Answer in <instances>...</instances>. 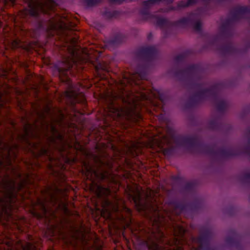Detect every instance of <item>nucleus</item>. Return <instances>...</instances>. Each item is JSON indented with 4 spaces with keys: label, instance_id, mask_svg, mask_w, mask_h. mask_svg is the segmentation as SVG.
I'll list each match as a JSON object with an SVG mask.
<instances>
[{
    "label": "nucleus",
    "instance_id": "obj_1",
    "mask_svg": "<svg viewBox=\"0 0 250 250\" xmlns=\"http://www.w3.org/2000/svg\"><path fill=\"white\" fill-rule=\"evenodd\" d=\"M158 193L150 188L145 191L140 187L129 189L128 197L133 201L140 211H144L151 221L152 228L147 230H141L138 237L146 242L150 250H183L182 240L185 229L172 223L167 225L168 220H171L172 214H179L183 209L181 205L171 206L169 211L161 210L158 204Z\"/></svg>",
    "mask_w": 250,
    "mask_h": 250
},
{
    "label": "nucleus",
    "instance_id": "obj_2",
    "mask_svg": "<svg viewBox=\"0 0 250 250\" xmlns=\"http://www.w3.org/2000/svg\"><path fill=\"white\" fill-rule=\"evenodd\" d=\"M21 177L17 165H0V221L5 216L8 220L12 217L11 208L17 191L15 179ZM0 243L5 244L8 250H38L32 242L19 241L14 244L12 240L5 238Z\"/></svg>",
    "mask_w": 250,
    "mask_h": 250
},
{
    "label": "nucleus",
    "instance_id": "obj_3",
    "mask_svg": "<svg viewBox=\"0 0 250 250\" xmlns=\"http://www.w3.org/2000/svg\"><path fill=\"white\" fill-rule=\"evenodd\" d=\"M144 78V76L137 73L131 75L130 78L124 77L121 81L119 86L121 90L117 95L113 96L111 103L108 105L109 116L114 119L125 117L135 122H138L142 119L140 112L141 106L140 101L147 100L148 96L145 92L134 89L136 91L135 93L125 90V87L127 83L132 84L133 83L138 85L139 83L137 80Z\"/></svg>",
    "mask_w": 250,
    "mask_h": 250
},
{
    "label": "nucleus",
    "instance_id": "obj_4",
    "mask_svg": "<svg viewBox=\"0 0 250 250\" xmlns=\"http://www.w3.org/2000/svg\"><path fill=\"white\" fill-rule=\"evenodd\" d=\"M77 20L72 18L69 14L62 17L56 15L48 21L45 28L49 32L50 36L55 33L60 34L66 43L67 56L66 62L70 60L83 61L91 59L99 53L93 50L87 48H78L76 47L77 38L72 37L71 31L77 23Z\"/></svg>",
    "mask_w": 250,
    "mask_h": 250
},
{
    "label": "nucleus",
    "instance_id": "obj_5",
    "mask_svg": "<svg viewBox=\"0 0 250 250\" xmlns=\"http://www.w3.org/2000/svg\"><path fill=\"white\" fill-rule=\"evenodd\" d=\"M39 123L33 125L40 135L42 134L46 141V145L50 150L52 147L60 150L65 144V141L62 133L59 131L58 126L62 125L64 118L61 111H59L57 117L50 116L47 118L45 113H38Z\"/></svg>",
    "mask_w": 250,
    "mask_h": 250
},
{
    "label": "nucleus",
    "instance_id": "obj_6",
    "mask_svg": "<svg viewBox=\"0 0 250 250\" xmlns=\"http://www.w3.org/2000/svg\"><path fill=\"white\" fill-rule=\"evenodd\" d=\"M11 135L13 138L17 137L19 139L29 143V145H31L29 141V138H39V140H40V138L41 137L40 135L34 126L29 123H26L24 125L22 133L19 134L16 133L14 134L12 133ZM33 146L34 150L36 151L34 153H37L35 154V156L37 157L42 155L44 156L45 160H47V166L50 173L55 175L57 174V169H56L55 167H62L61 165L60 164V161L58 159L55 158L51 155L50 150L47 146L46 145L43 146L41 140H39L38 143H34Z\"/></svg>",
    "mask_w": 250,
    "mask_h": 250
},
{
    "label": "nucleus",
    "instance_id": "obj_7",
    "mask_svg": "<svg viewBox=\"0 0 250 250\" xmlns=\"http://www.w3.org/2000/svg\"><path fill=\"white\" fill-rule=\"evenodd\" d=\"M103 207L101 213L103 216L110 217L112 212L116 213L119 219L124 222L127 227L130 226L131 211L124 205L120 206L117 203H112L108 200H104Z\"/></svg>",
    "mask_w": 250,
    "mask_h": 250
},
{
    "label": "nucleus",
    "instance_id": "obj_8",
    "mask_svg": "<svg viewBox=\"0 0 250 250\" xmlns=\"http://www.w3.org/2000/svg\"><path fill=\"white\" fill-rule=\"evenodd\" d=\"M55 5L54 0H29L28 9L25 11V14L36 16L39 12L45 13L51 10Z\"/></svg>",
    "mask_w": 250,
    "mask_h": 250
},
{
    "label": "nucleus",
    "instance_id": "obj_9",
    "mask_svg": "<svg viewBox=\"0 0 250 250\" xmlns=\"http://www.w3.org/2000/svg\"><path fill=\"white\" fill-rule=\"evenodd\" d=\"M98 167L96 170L88 165H84L85 175L87 179H92L97 178L101 179H105L108 177V172L106 169H109L111 166L110 164L106 163L102 160L98 159L97 163Z\"/></svg>",
    "mask_w": 250,
    "mask_h": 250
},
{
    "label": "nucleus",
    "instance_id": "obj_10",
    "mask_svg": "<svg viewBox=\"0 0 250 250\" xmlns=\"http://www.w3.org/2000/svg\"><path fill=\"white\" fill-rule=\"evenodd\" d=\"M39 46L38 43L36 42L32 43L23 42L19 40H14L11 43L12 48L21 47L28 52L30 51L32 49L36 50Z\"/></svg>",
    "mask_w": 250,
    "mask_h": 250
},
{
    "label": "nucleus",
    "instance_id": "obj_11",
    "mask_svg": "<svg viewBox=\"0 0 250 250\" xmlns=\"http://www.w3.org/2000/svg\"><path fill=\"white\" fill-rule=\"evenodd\" d=\"M140 144L138 142H130L127 145V152L132 157L138 155Z\"/></svg>",
    "mask_w": 250,
    "mask_h": 250
},
{
    "label": "nucleus",
    "instance_id": "obj_12",
    "mask_svg": "<svg viewBox=\"0 0 250 250\" xmlns=\"http://www.w3.org/2000/svg\"><path fill=\"white\" fill-rule=\"evenodd\" d=\"M96 193L99 198L103 196H106L110 193V190L108 188H104L100 186H97Z\"/></svg>",
    "mask_w": 250,
    "mask_h": 250
},
{
    "label": "nucleus",
    "instance_id": "obj_13",
    "mask_svg": "<svg viewBox=\"0 0 250 250\" xmlns=\"http://www.w3.org/2000/svg\"><path fill=\"white\" fill-rule=\"evenodd\" d=\"M187 56V54L186 53H182L176 55L174 57V60L176 62H181L184 60L185 58Z\"/></svg>",
    "mask_w": 250,
    "mask_h": 250
},
{
    "label": "nucleus",
    "instance_id": "obj_14",
    "mask_svg": "<svg viewBox=\"0 0 250 250\" xmlns=\"http://www.w3.org/2000/svg\"><path fill=\"white\" fill-rule=\"evenodd\" d=\"M66 96H67L70 98L73 99L75 100V101H77V94L75 92H74V91H67L66 92Z\"/></svg>",
    "mask_w": 250,
    "mask_h": 250
},
{
    "label": "nucleus",
    "instance_id": "obj_15",
    "mask_svg": "<svg viewBox=\"0 0 250 250\" xmlns=\"http://www.w3.org/2000/svg\"><path fill=\"white\" fill-rule=\"evenodd\" d=\"M40 207L41 208L42 212L43 214V215L45 216L46 213L47 211V209L46 208L45 205H44V204L43 203L40 201Z\"/></svg>",
    "mask_w": 250,
    "mask_h": 250
},
{
    "label": "nucleus",
    "instance_id": "obj_16",
    "mask_svg": "<svg viewBox=\"0 0 250 250\" xmlns=\"http://www.w3.org/2000/svg\"><path fill=\"white\" fill-rule=\"evenodd\" d=\"M100 1V0H86V3L88 6H93Z\"/></svg>",
    "mask_w": 250,
    "mask_h": 250
},
{
    "label": "nucleus",
    "instance_id": "obj_17",
    "mask_svg": "<svg viewBox=\"0 0 250 250\" xmlns=\"http://www.w3.org/2000/svg\"><path fill=\"white\" fill-rule=\"evenodd\" d=\"M154 50V47H148L144 48L143 50V53H151Z\"/></svg>",
    "mask_w": 250,
    "mask_h": 250
},
{
    "label": "nucleus",
    "instance_id": "obj_18",
    "mask_svg": "<svg viewBox=\"0 0 250 250\" xmlns=\"http://www.w3.org/2000/svg\"><path fill=\"white\" fill-rule=\"evenodd\" d=\"M201 26V23L200 21H196L194 23V28L197 30H199Z\"/></svg>",
    "mask_w": 250,
    "mask_h": 250
},
{
    "label": "nucleus",
    "instance_id": "obj_19",
    "mask_svg": "<svg viewBox=\"0 0 250 250\" xmlns=\"http://www.w3.org/2000/svg\"><path fill=\"white\" fill-rule=\"evenodd\" d=\"M50 200L52 202L56 203L57 201V198L55 195L51 194L50 195Z\"/></svg>",
    "mask_w": 250,
    "mask_h": 250
},
{
    "label": "nucleus",
    "instance_id": "obj_20",
    "mask_svg": "<svg viewBox=\"0 0 250 250\" xmlns=\"http://www.w3.org/2000/svg\"><path fill=\"white\" fill-rule=\"evenodd\" d=\"M112 2H114L115 3H121L123 2L125 0H110Z\"/></svg>",
    "mask_w": 250,
    "mask_h": 250
},
{
    "label": "nucleus",
    "instance_id": "obj_21",
    "mask_svg": "<svg viewBox=\"0 0 250 250\" xmlns=\"http://www.w3.org/2000/svg\"><path fill=\"white\" fill-rule=\"evenodd\" d=\"M196 0H189L188 2L187 6L192 4L194 3Z\"/></svg>",
    "mask_w": 250,
    "mask_h": 250
},
{
    "label": "nucleus",
    "instance_id": "obj_22",
    "mask_svg": "<svg viewBox=\"0 0 250 250\" xmlns=\"http://www.w3.org/2000/svg\"><path fill=\"white\" fill-rule=\"evenodd\" d=\"M40 83L41 84H43V83H42L43 78L42 77H41L40 78Z\"/></svg>",
    "mask_w": 250,
    "mask_h": 250
},
{
    "label": "nucleus",
    "instance_id": "obj_23",
    "mask_svg": "<svg viewBox=\"0 0 250 250\" xmlns=\"http://www.w3.org/2000/svg\"><path fill=\"white\" fill-rule=\"evenodd\" d=\"M99 64H100V66H99V65L96 66V68L97 69H98L100 68V67H102V66H101L102 63H99Z\"/></svg>",
    "mask_w": 250,
    "mask_h": 250
},
{
    "label": "nucleus",
    "instance_id": "obj_24",
    "mask_svg": "<svg viewBox=\"0 0 250 250\" xmlns=\"http://www.w3.org/2000/svg\"><path fill=\"white\" fill-rule=\"evenodd\" d=\"M196 250H202V246L200 245L199 248L197 249Z\"/></svg>",
    "mask_w": 250,
    "mask_h": 250
},
{
    "label": "nucleus",
    "instance_id": "obj_25",
    "mask_svg": "<svg viewBox=\"0 0 250 250\" xmlns=\"http://www.w3.org/2000/svg\"><path fill=\"white\" fill-rule=\"evenodd\" d=\"M49 112H50V111H49V110L48 109V110H47L46 111L45 114H47V115H49V114H50V113H49Z\"/></svg>",
    "mask_w": 250,
    "mask_h": 250
},
{
    "label": "nucleus",
    "instance_id": "obj_26",
    "mask_svg": "<svg viewBox=\"0 0 250 250\" xmlns=\"http://www.w3.org/2000/svg\"><path fill=\"white\" fill-rule=\"evenodd\" d=\"M22 183H20L19 184V185L18 186H19V188H21V187L22 186Z\"/></svg>",
    "mask_w": 250,
    "mask_h": 250
},
{
    "label": "nucleus",
    "instance_id": "obj_27",
    "mask_svg": "<svg viewBox=\"0 0 250 250\" xmlns=\"http://www.w3.org/2000/svg\"><path fill=\"white\" fill-rule=\"evenodd\" d=\"M218 108H219V109H220V110H221V109H222V106H221V105H218Z\"/></svg>",
    "mask_w": 250,
    "mask_h": 250
},
{
    "label": "nucleus",
    "instance_id": "obj_28",
    "mask_svg": "<svg viewBox=\"0 0 250 250\" xmlns=\"http://www.w3.org/2000/svg\"><path fill=\"white\" fill-rule=\"evenodd\" d=\"M221 104H222L223 105L225 104V103L224 102H221Z\"/></svg>",
    "mask_w": 250,
    "mask_h": 250
},
{
    "label": "nucleus",
    "instance_id": "obj_29",
    "mask_svg": "<svg viewBox=\"0 0 250 250\" xmlns=\"http://www.w3.org/2000/svg\"><path fill=\"white\" fill-rule=\"evenodd\" d=\"M198 241H199V242L200 243V241H201V238H199V239H198Z\"/></svg>",
    "mask_w": 250,
    "mask_h": 250
},
{
    "label": "nucleus",
    "instance_id": "obj_30",
    "mask_svg": "<svg viewBox=\"0 0 250 250\" xmlns=\"http://www.w3.org/2000/svg\"><path fill=\"white\" fill-rule=\"evenodd\" d=\"M0 106H2V103H0Z\"/></svg>",
    "mask_w": 250,
    "mask_h": 250
},
{
    "label": "nucleus",
    "instance_id": "obj_31",
    "mask_svg": "<svg viewBox=\"0 0 250 250\" xmlns=\"http://www.w3.org/2000/svg\"><path fill=\"white\" fill-rule=\"evenodd\" d=\"M90 62H93V61H91Z\"/></svg>",
    "mask_w": 250,
    "mask_h": 250
},
{
    "label": "nucleus",
    "instance_id": "obj_32",
    "mask_svg": "<svg viewBox=\"0 0 250 250\" xmlns=\"http://www.w3.org/2000/svg\"><path fill=\"white\" fill-rule=\"evenodd\" d=\"M12 2H14V0H11Z\"/></svg>",
    "mask_w": 250,
    "mask_h": 250
},
{
    "label": "nucleus",
    "instance_id": "obj_33",
    "mask_svg": "<svg viewBox=\"0 0 250 250\" xmlns=\"http://www.w3.org/2000/svg\"><path fill=\"white\" fill-rule=\"evenodd\" d=\"M170 141H168V143H170Z\"/></svg>",
    "mask_w": 250,
    "mask_h": 250
}]
</instances>
